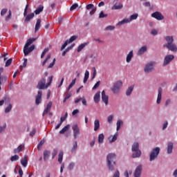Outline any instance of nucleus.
Instances as JSON below:
<instances>
[{
	"label": "nucleus",
	"instance_id": "nucleus-61",
	"mask_svg": "<svg viewBox=\"0 0 177 177\" xmlns=\"http://www.w3.org/2000/svg\"><path fill=\"white\" fill-rule=\"evenodd\" d=\"M36 132H37V129H33L30 131V136L31 138H32V137L34 136V135H35Z\"/></svg>",
	"mask_w": 177,
	"mask_h": 177
},
{
	"label": "nucleus",
	"instance_id": "nucleus-33",
	"mask_svg": "<svg viewBox=\"0 0 177 177\" xmlns=\"http://www.w3.org/2000/svg\"><path fill=\"white\" fill-rule=\"evenodd\" d=\"M63 156H64L63 151H59L58 155V162H59V164H62L63 161Z\"/></svg>",
	"mask_w": 177,
	"mask_h": 177
},
{
	"label": "nucleus",
	"instance_id": "nucleus-47",
	"mask_svg": "<svg viewBox=\"0 0 177 177\" xmlns=\"http://www.w3.org/2000/svg\"><path fill=\"white\" fill-rule=\"evenodd\" d=\"M77 147H78V142L77 141H75L73 145V147L71 149V152L73 153V151H75V150H77Z\"/></svg>",
	"mask_w": 177,
	"mask_h": 177
},
{
	"label": "nucleus",
	"instance_id": "nucleus-17",
	"mask_svg": "<svg viewBox=\"0 0 177 177\" xmlns=\"http://www.w3.org/2000/svg\"><path fill=\"white\" fill-rule=\"evenodd\" d=\"M162 97V88L161 87H160L158 88V97H157V100H156L157 104H160V103H161Z\"/></svg>",
	"mask_w": 177,
	"mask_h": 177
},
{
	"label": "nucleus",
	"instance_id": "nucleus-11",
	"mask_svg": "<svg viewBox=\"0 0 177 177\" xmlns=\"http://www.w3.org/2000/svg\"><path fill=\"white\" fill-rule=\"evenodd\" d=\"M34 49H35V45H32L29 48H28V47H26L24 46V56H28V55L29 53H31V52H32V50H34Z\"/></svg>",
	"mask_w": 177,
	"mask_h": 177
},
{
	"label": "nucleus",
	"instance_id": "nucleus-19",
	"mask_svg": "<svg viewBox=\"0 0 177 177\" xmlns=\"http://www.w3.org/2000/svg\"><path fill=\"white\" fill-rule=\"evenodd\" d=\"M124 6L120 3L119 4L115 3L113 6L111 7L112 10H120V9H122Z\"/></svg>",
	"mask_w": 177,
	"mask_h": 177
},
{
	"label": "nucleus",
	"instance_id": "nucleus-20",
	"mask_svg": "<svg viewBox=\"0 0 177 177\" xmlns=\"http://www.w3.org/2000/svg\"><path fill=\"white\" fill-rule=\"evenodd\" d=\"M51 108H52V102H49L47 104L46 107L43 112V115H44V114H48V113L49 112Z\"/></svg>",
	"mask_w": 177,
	"mask_h": 177
},
{
	"label": "nucleus",
	"instance_id": "nucleus-9",
	"mask_svg": "<svg viewBox=\"0 0 177 177\" xmlns=\"http://www.w3.org/2000/svg\"><path fill=\"white\" fill-rule=\"evenodd\" d=\"M174 59H175V56H174L173 55H166L164 59L163 66H168V64L171 63V60H174Z\"/></svg>",
	"mask_w": 177,
	"mask_h": 177
},
{
	"label": "nucleus",
	"instance_id": "nucleus-25",
	"mask_svg": "<svg viewBox=\"0 0 177 177\" xmlns=\"http://www.w3.org/2000/svg\"><path fill=\"white\" fill-rule=\"evenodd\" d=\"M21 164L24 167H27V164H28L27 156H25L24 158L21 159Z\"/></svg>",
	"mask_w": 177,
	"mask_h": 177
},
{
	"label": "nucleus",
	"instance_id": "nucleus-43",
	"mask_svg": "<svg viewBox=\"0 0 177 177\" xmlns=\"http://www.w3.org/2000/svg\"><path fill=\"white\" fill-rule=\"evenodd\" d=\"M109 140L110 143H113V142H115L117 140V134H115L113 137H109Z\"/></svg>",
	"mask_w": 177,
	"mask_h": 177
},
{
	"label": "nucleus",
	"instance_id": "nucleus-38",
	"mask_svg": "<svg viewBox=\"0 0 177 177\" xmlns=\"http://www.w3.org/2000/svg\"><path fill=\"white\" fill-rule=\"evenodd\" d=\"M132 91H133V86H131L127 88L126 92L127 96H130L131 93H132Z\"/></svg>",
	"mask_w": 177,
	"mask_h": 177
},
{
	"label": "nucleus",
	"instance_id": "nucleus-54",
	"mask_svg": "<svg viewBox=\"0 0 177 177\" xmlns=\"http://www.w3.org/2000/svg\"><path fill=\"white\" fill-rule=\"evenodd\" d=\"M55 63H56V58H54L53 62L48 65V68H53V66H55Z\"/></svg>",
	"mask_w": 177,
	"mask_h": 177
},
{
	"label": "nucleus",
	"instance_id": "nucleus-10",
	"mask_svg": "<svg viewBox=\"0 0 177 177\" xmlns=\"http://www.w3.org/2000/svg\"><path fill=\"white\" fill-rule=\"evenodd\" d=\"M156 64V62H150L149 64H147L145 66V73H150V71H153V68H154V64Z\"/></svg>",
	"mask_w": 177,
	"mask_h": 177
},
{
	"label": "nucleus",
	"instance_id": "nucleus-12",
	"mask_svg": "<svg viewBox=\"0 0 177 177\" xmlns=\"http://www.w3.org/2000/svg\"><path fill=\"white\" fill-rule=\"evenodd\" d=\"M42 102V91H39L35 99V104L38 106Z\"/></svg>",
	"mask_w": 177,
	"mask_h": 177
},
{
	"label": "nucleus",
	"instance_id": "nucleus-64",
	"mask_svg": "<svg viewBox=\"0 0 177 177\" xmlns=\"http://www.w3.org/2000/svg\"><path fill=\"white\" fill-rule=\"evenodd\" d=\"M113 177H120V171L117 170L115 174H113Z\"/></svg>",
	"mask_w": 177,
	"mask_h": 177
},
{
	"label": "nucleus",
	"instance_id": "nucleus-37",
	"mask_svg": "<svg viewBox=\"0 0 177 177\" xmlns=\"http://www.w3.org/2000/svg\"><path fill=\"white\" fill-rule=\"evenodd\" d=\"M104 140V134H103V133L99 134V136H98V142L99 143H103Z\"/></svg>",
	"mask_w": 177,
	"mask_h": 177
},
{
	"label": "nucleus",
	"instance_id": "nucleus-1",
	"mask_svg": "<svg viewBox=\"0 0 177 177\" xmlns=\"http://www.w3.org/2000/svg\"><path fill=\"white\" fill-rule=\"evenodd\" d=\"M165 39L167 44H164L163 46L171 52H177L176 44L174 43V37L167 36Z\"/></svg>",
	"mask_w": 177,
	"mask_h": 177
},
{
	"label": "nucleus",
	"instance_id": "nucleus-2",
	"mask_svg": "<svg viewBox=\"0 0 177 177\" xmlns=\"http://www.w3.org/2000/svg\"><path fill=\"white\" fill-rule=\"evenodd\" d=\"M48 80V82L47 84H46V79L45 77H42L37 84V89H47L49 86H50L52 81H53V76H50Z\"/></svg>",
	"mask_w": 177,
	"mask_h": 177
},
{
	"label": "nucleus",
	"instance_id": "nucleus-45",
	"mask_svg": "<svg viewBox=\"0 0 177 177\" xmlns=\"http://www.w3.org/2000/svg\"><path fill=\"white\" fill-rule=\"evenodd\" d=\"M107 16H109V15L104 14V12L103 11H101L99 15L100 19H104V18L107 17Z\"/></svg>",
	"mask_w": 177,
	"mask_h": 177
},
{
	"label": "nucleus",
	"instance_id": "nucleus-60",
	"mask_svg": "<svg viewBox=\"0 0 177 177\" xmlns=\"http://www.w3.org/2000/svg\"><path fill=\"white\" fill-rule=\"evenodd\" d=\"M99 86H100V81H98L96 82V84L93 87V89H97V88H99Z\"/></svg>",
	"mask_w": 177,
	"mask_h": 177
},
{
	"label": "nucleus",
	"instance_id": "nucleus-53",
	"mask_svg": "<svg viewBox=\"0 0 177 177\" xmlns=\"http://www.w3.org/2000/svg\"><path fill=\"white\" fill-rule=\"evenodd\" d=\"M50 59V54H48L46 57V58L44 59V61L42 63V66H45V64H46L48 60H49Z\"/></svg>",
	"mask_w": 177,
	"mask_h": 177
},
{
	"label": "nucleus",
	"instance_id": "nucleus-40",
	"mask_svg": "<svg viewBox=\"0 0 177 177\" xmlns=\"http://www.w3.org/2000/svg\"><path fill=\"white\" fill-rule=\"evenodd\" d=\"M138 16L139 15L138 14H133V15H131L130 18L129 19V23H131V21H132V20H136L138 19Z\"/></svg>",
	"mask_w": 177,
	"mask_h": 177
},
{
	"label": "nucleus",
	"instance_id": "nucleus-46",
	"mask_svg": "<svg viewBox=\"0 0 177 177\" xmlns=\"http://www.w3.org/2000/svg\"><path fill=\"white\" fill-rule=\"evenodd\" d=\"M12 62H13V59L12 58L8 59L6 62L5 67H9V66H10V64H12Z\"/></svg>",
	"mask_w": 177,
	"mask_h": 177
},
{
	"label": "nucleus",
	"instance_id": "nucleus-44",
	"mask_svg": "<svg viewBox=\"0 0 177 177\" xmlns=\"http://www.w3.org/2000/svg\"><path fill=\"white\" fill-rule=\"evenodd\" d=\"M121 124H122V120H119L117 121L116 125V131H120V128H121Z\"/></svg>",
	"mask_w": 177,
	"mask_h": 177
},
{
	"label": "nucleus",
	"instance_id": "nucleus-31",
	"mask_svg": "<svg viewBox=\"0 0 177 177\" xmlns=\"http://www.w3.org/2000/svg\"><path fill=\"white\" fill-rule=\"evenodd\" d=\"M49 156H50V151L48 150H45L44 151V160L46 161L49 158Z\"/></svg>",
	"mask_w": 177,
	"mask_h": 177
},
{
	"label": "nucleus",
	"instance_id": "nucleus-59",
	"mask_svg": "<svg viewBox=\"0 0 177 177\" xmlns=\"http://www.w3.org/2000/svg\"><path fill=\"white\" fill-rule=\"evenodd\" d=\"M52 156H53V158H55L56 157V156H57V149H53Z\"/></svg>",
	"mask_w": 177,
	"mask_h": 177
},
{
	"label": "nucleus",
	"instance_id": "nucleus-50",
	"mask_svg": "<svg viewBox=\"0 0 177 177\" xmlns=\"http://www.w3.org/2000/svg\"><path fill=\"white\" fill-rule=\"evenodd\" d=\"M12 104H10L6 108V109H5V113H6V114H8V113H9V112L10 111V110H12Z\"/></svg>",
	"mask_w": 177,
	"mask_h": 177
},
{
	"label": "nucleus",
	"instance_id": "nucleus-41",
	"mask_svg": "<svg viewBox=\"0 0 177 177\" xmlns=\"http://www.w3.org/2000/svg\"><path fill=\"white\" fill-rule=\"evenodd\" d=\"M78 36H71V38L69 39V40H68V44H71V42H74V41H75V39H77Z\"/></svg>",
	"mask_w": 177,
	"mask_h": 177
},
{
	"label": "nucleus",
	"instance_id": "nucleus-21",
	"mask_svg": "<svg viewBox=\"0 0 177 177\" xmlns=\"http://www.w3.org/2000/svg\"><path fill=\"white\" fill-rule=\"evenodd\" d=\"M82 101V103L84 106H87V104H86V100L85 98H82V97H80V98H77L75 100V104L80 103V102Z\"/></svg>",
	"mask_w": 177,
	"mask_h": 177
},
{
	"label": "nucleus",
	"instance_id": "nucleus-5",
	"mask_svg": "<svg viewBox=\"0 0 177 177\" xmlns=\"http://www.w3.org/2000/svg\"><path fill=\"white\" fill-rule=\"evenodd\" d=\"M121 88H122V81L118 80L114 83L113 86L111 88V91H112L113 93L117 95V93H120Z\"/></svg>",
	"mask_w": 177,
	"mask_h": 177
},
{
	"label": "nucleus",
	"instance_id": "nucleus-14",
	"mask_svg": "<svg viewBox=\"0 0 177 177\" xmlns=\"http://www.w3.org/2000/svg\"><path fill=\"white\" fill-rule=\"evenodd\" d=\"M142 165H138L134 171V177H140V175H142Z\"/></svg>",
	"mask_w": 177,
	"mask_h": 177
},
{
	"label": "nucleus",
	"instance_id": "nucleus-6",
	"mask_svg": "<svg viewBox=\"0 0 177 177\" xmlns=\"http://www.w3.org/2000/svg\"><path fill=\"white\" fill-rule=\"evenodd\" d=\"M27 9H28V4H26L24 12V16L25 17L26 23L31 21L32 19H34V17H35V14L34 12H31L27 15Z\"/></svg>",
	"mask_w": 177,
	"mask_h": 177
},
{
	"label": "nucleus",
	"instance_id": "nucleus-7",
	"mask_svg": "<svg viewBox=\"0 0 177 177\" xmlns=\"http://www.w3.org/2000/svg\"><path fill=\"white\" fill-rule=\"evenodd\" d=\"M158 154H160V147H157L151 151L149 156V160L154 161L155 158L158 157Z\"/></svg>",
	"mask_w": 177,
	"mask_h": 177
},
{
	"label": "nucleus",
	"instance_id": "nucleus-23",
	"mask_svg": "<svg viewBox=\"0 0 177 177\" xmlns=\"http://www.w3.org/2000/svg\"><path fill=\"white\" fill-rule=\"evenodd\" d=\"M100 128V121L99 120H95L94 121V131L96 132Z\"/></svg>",
	"mask_w": 177,
	"mask_h": 177
},
{
	"label": "nucleus",
	"instance_id": "nucleus-62",
	"mask_svg": "<svg viewBox=\"0 0 177 177\" xmlns=\"http://www.w3.org/2000/svg\"><path fill=\"white\" fill-rule=\"evenodd\" d=\"M67 45H68V40H66L64 42V44L62 46L61 50H63V49H64V48H66V46H67Z\"/></svg>",
	"mask_w": 177,
	"mask_h": 177
},
{
	"label": "nucleus",
	"instance_id": "nucleus-35",
	"mask_svg": "<svg viewBox=\"0 0 177 177\" xmlns=\"http://www.w3.org/2000/svg\"><path fill=\"white\" fill-rule=\"evenodd\" d=\"M88 46V43H83L80 44L77 47V52H81V50H82V49H84V48H85V46Z\"/></svg>",
	"mask_w": 177,
	"mask_h": 177
},
{
	"label": "nucleus",
	"instance_id": "nucleus-39",
	"mask_svg": "<svg viewBox=\"0 0 177 177\" xmlns=\"http://www.w3.org/2000/svg\"><path fill=\"white\" fill-rule=\"evenodd\" d=\"M75 81H77V79H74L72 80L71 83L69 84L68 87L66 88L67 92L68 91H70L71 88H73L74 85H75Z\"/></svg>",
	"mask_w": 177,
	"mask_h": 177
},
{
	"label": "nucleus",
	"instance_id": "nucleus-18",
	"mask_svg": "<svg viewBox=\"0 0 177 177\" xmlns=\"http://www.w3.org/2000/svg\"><path fill=\"white\" fill-rule=\"evenodd\" d=\"M147 50V46H144L138 50L137 55L138 56H140L141 55H143V53H145V52H146Z\"/></svg>",
	"mask_w": 177,
	"mask_h": 177
},
{
	"label": "nucleus",
	"instance_id": "nucleus-3",
	"mask_svg": "<svg viewBox=\"0 0 177 177\" xmlns=\"http://www.w3.org/2000/svg\"><path fill=\"white\" fill-rule=\"evenodd\" d=\"M107 167L109 169V171H114V167L113 165H115V158L116 156L114 153H109L107 156Z\"/></svg>",
	"mask_w": 177,
	"mask_h": 177
},
{
	"label": "nucleus",
	"instance_id": "nucleus-15",
	"mask_svg": "<svg viewBox=\"0 0 177 177\" xmlns=\"http://www.w3.org/2000/svg\"><path fill=\"white\" fill-rule=\"evenodd\" d=\"M87 10H91L90 12V15L92 16L93 15H95V12H96V7H95V6L93 4H88L86 6V7Z\"/></svg>",
	"mask_w": 177,
	"mask_h": 177
},
{
	"label": "nucleus",
	"instance_id": "nucleus-26",
	"mask_svg": "<svg viewBox=\"0 0 177 177\" xmlns=\"http://www.w3.org/2000/svg\"><path fill=\"white\" fill-rule=\"evenodd\" d=\"M133 57V51L131 50L129 53V54L127 56V58H126L127 63H129L131 60H132Z\"/></svg>",
	"mask_w": 177,
	"mask_h": 177
},
{
	"label": "nucleus",
	"instance_id": "nucleus-32",
	"mask_svg": "<svg viewBox=\"0 0 177 177\" xmlns=\"http://www.w3.org/2000/svg\"><path fill=\"white\" fill-rule=\"evenodd\" d=\"M68 129H70V124H67L62 129H61L59 131V133L61 135H63V133H64L65 132H67V131H68Z\"/></svg>",
	"mask_w": 177,
	"mask_h": 177
},
{
	"label": "nucleus",
	"instance_id": "nucleus-48",
	"mask_svg": "<svg viewBox=\"0 0 177 177\" xmlns=\"http://www.w3.org/2000/svg\"><path fill=\"white\" fill-rule=\"evenodd\" d=\"M68 116V113L67 112H66L64 116L61 117L60 122H64V121H66V120H67Z\"/></svg>",
	"mask_w": 177,
	"mask_h": 177
},
{
	"label": "nucleus",
	"instance_id": "nucleus-56",
	"mask_svg": "<svg viewBox=\"0 0 177 177\" xmlns=\"http://www.w3.org/2000/svg\"><path fill=\"white\" fill-rule=\"evenodd\" d=\"M19 160V156L18 155H15L10 158L11 161H17Z\"/></svg>",
	"mask_w": 177,
	"mask_h": 177
},
{
	"label": "nucleus",
	"instance_id": "nucleus-22",
	"mask_svg": "<svg viewBox=\"0 0 177 177\" xmlns=\"http://www.w3.org/2000/svg\"><path fill=\"white\" fill-rule=\"evenodd\" d=\"M35 41H37V38H30L28 39L25 44V48H28V46H30V45H31V44H32V42H35Z\"/></svg>",
	"mask_w": 177,
	"mask_h": 177
},
{
	"label": "nucleus",
	"instance_id": "nucleus-28",
	"mask_svg": "<svg viewBox=\"0 0 177 177\" xmlns=\"http://www.w3.org/2000/svg\"><path fill=\"white\" fill-rule=\"evenodd\" d=\"M23 149H24V144H21L17 149H14V153L15 154H17V153H20V151H21V150H23Z\"/></svg>",
	"mask_w": 177,
	"mask_h": 177
},
{
	"label": "nucleus",
	"instance_id": "nucleus-57",
	"mask_svg": "<svg viewBox=\"0 0 177 177\" xmlns=\"http://www.w3.org/2000/svg\"><path fill=\"white\" fill-rule=\"evenodd\" d=\"M8 13V10L7 8H3L1 11V16H5Z\"/></svg>",
	"mask_w": 177,
	"mask_h": 177
},
{
	"label": "nucleus",
	"instance_id": "nucleus-58",
	"mask_svg": "<svg viewBox=\"0 0 177 177\" xmlns=\"http://www.w3.org/2000/svg\"><path fill=\"white\" fill-rule=\"evenodd\" d=\"M77 7H78V4L77 3H74L70 8V10H74L77 9Z\"/></svg>",
	"mask_w": 177,
	"mask_h": 177
},
{
	"label": "nucleus",
	"instance_id": "nucleus-36",
	"mask_svg": "<svg viewBox=\"0 0 177 177\" xmlns=\"http://www.w3.org/2000/svg\"><path fill=\"white\" fill-rule=\"evenodd\" d=\"M127 23H129V19H124L123 20L119 21L117 24V26H122V24H125Z\"/></svg>",
	"mask_w": 177,
	"mask_h": 177
},
{
	"label": "nucleus",
	"instance_id": "nucleus-16",
	"mask_svg": "<svg viewBox=\"0 0 177 177\" xmlns=\"http://www.w3.org/2000/svg\"><path fill=\"white\" fill-rule=\"evenodd\" d=\"M102 100L103 102H104L106 106L109 104V95H106L104 90L102 91Z\"/></svg>",
	"mask_w": 177,
	"mask_h": 177
},
{
	"label": "nucleus",
	"instance_id": "nucleus-49",
	"mask_svg": "<svg viewBox=\"0 0 177 177\" xmlns=\"http://www.w3.org/2000/svg\"><path fill=\"white\" fill-rule=\"evenodd\" d=\"M93 76L91 80H95L96 78V75L97 74V72L96 71V68L93 67Z\"/></svg>",
	"mask_w": 177,
	"mask_h": 177
},
{
	"label": "nucleus",
	"instance_id": "nucleus-55",
	"mask_svg": "<svg viewBox=\"0 0 177 177\" xmlns=\"http://www.w3.org/2000/svg\"><path fill=\"white\" fill-rule=\"evenodd\" d=\"M47 52H49V48H45L41 55V58L42 59L45 55H46Z\"/></svg>",
	"mask_w": 177,
	"mask_h": 177
},
{
	"label": "nucleus",
	"instance_id": "nucleus-52",
	"mask_svg": "<svg viewBox=\"0 0 177 177\" xmlns=\"http://www.w3.org/2000/svg\"><path fill=\"white\" fill-rule=\"evenodd\" d=\"M44 143H45V140H41L39 143V145H37V149L39 150H41V149H42V146L44 145Z\"/></svg>",
	"mask_w": 177,
	"mask_h": 177
},
{
	"label": "nucleus",
	"instance_id": "nucleus-13",
	"mask_svg": "<svg viewBox=\"0 0 177 177\" xmlns=\"http://www.w3.org/2000/svg\"><path fill=\"white\" fill-rule=\"evenodd\" d=\"M151 17L156 19V20H164V16H162V14L158 12H155L152 13Z\"/></svg>",
	"mask_w": 177,
	"mask_h": 177
},
{
	"label": "nucleus",
	"instance_id": "nucleus-34",
	"mask_svg": "<svg viewBox=\"0 0 177 177\" xmlns=\"http://www.w3.org/2000/svg\"><path fill=\"white\" fill-rule=\"evenodd\" d=\"M88 80H89V71L86 70L84 73V84H86Z\"/></svg>",
	"mask_w": 177,
	"mask_h": 177
},
{
	"label": "nucleus",
	"instance_id": "nucleus-30",
	"mask_svg": "<svg viewBox=\"0 0 177 177\" xmlns=\"http://www.w3.org/2000/svg\"><path fill=\"white\" fill-rule=\"evenodd\" d=\"M41 28V19H39L37 20L35 27V32H37Z\"/></svg>",
	"mask_w": 177,
	"mask_h": 177
},
{
	"label": "nucleus",
	"instance_id": "nucleus-8",
	"mask_svg": "<svg viewBox=\"0 0 177 177\" xmlns=\"http://www.w3.org/2000/svg\"><path fill=\"white\" fill-rule=\"evenodd\" d=\"M72 129L73 131V138L74 139H77L78 136H80V134L81 133L80 131V127H78V124H74L72 127Z\"/></svg>",
	"mask_w": 177,
	"mask_h": 177
},
{
	"label": "nucleus",
	"instance_id": "nucleus-24",
	"mask_svg": "<svg viewBox=\"0 0 177 177\" xmlns=\"http://www.w3.org/2000/svg\"><path fill=\"white\" fill-rule=\"evenodd\" d=\"M172 150H174V143L168 142L167 144V153L168 154H171L172 153Z\"/></svg>",
	"mask_w": 177,
	"mask_h": 177
},
{
	"label": "nucleus",
	"instance_id": "nucleus-51",
	"mask_svg": "<svg viewBox=\"0 0 177 177\" xmlns=\"http://www.w3.org/2000/svg\"><path fill=\"white\" fill-rule=\"evenodd\" d=\"M75 167V163L74 162H71L69 164V165L68 166V169H69V171H71L73 169H74V167Z\"/></svg>",
	"mask_w": 177,
	"mask_h": 177
},
{
	"label": "nucleus",
	"instance_id": "nucleus-63",
	"mask_svg": "<svg viewBox=\"0 0 177 177\" xmlns=\"http://www.w3.org/2000/svg\"><path fill=\"white\" fill-rule=\"evenodd\" d=\"M71 97V94L68 93L65 98L64 99V103H66V102H67L68 99H70Z\"/></svg>",
	"mask_w": 177,
	"mask_h": 177
},
{
	"label": "nucleus",
	"instance_id": "nucleus-4",
	"mask_svg": "<svg viewBox=\"0 0 177 177\" xmlns=\"http://www.w3.org/2000/svg\"><path fill=\"white\" fill-rule=\"evenodd\" d=\"M132 151H134V153L132 154L133 158H138L140 156H142V151L139 150V142H134L131 147Z\"/></svg>",
	"mask_w": 177,
	"mask_h": 177
},
{
	"label": "nucleus",
	"instance_id": "nucleus-42",
	"mask_svg": "<svg viewBox=\"0 0 177 177\" xmlns=\"http://www.w3.org/2000/svg\"><path fill=\"white\" fill-rule=\"evenodd\" d=\"M105 31H113L114 30H115V26H108L105 28Z\"/></svg>",
	"mask_w": 177,
	"mask_h": 177
},
{
	"label": "nucleus",
	"instance_id": "nucleus-29",
	"mask_svg": "<svg viewBox=\"0 0 177 177\" xmlns=\"http://www.w3.org/2000/svg\"><path fill=\"white\" fill-rule=\"evenodd\" d=\"M94 102L95 103H99L100 102V91H98L94 95Z\"/></svg>",
	"mask_w": 177,
	"mask_h": 177
},
{
	"label": "nucleus",
	"instance_id": "nucleus-27",
	"mask_svg": "<svg viewBox=\"0 0 177 177\" xmlns=\"http://www.w3.org/2000/svg\"><path fill=\"white\" fill-rule=\"evenodd\" d=\"M41 12H44V6L40 5V6H39V7L34 11L33 13H35V15H39V13H41Z\"/></svg>",
	"mask_w": 177,
	"mask_h": 177
}]
</instances>
